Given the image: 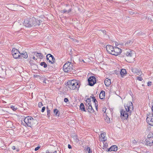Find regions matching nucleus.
Instances as JSON below:
<instances>
[{"mask_svg":"<svg viewBox=\"0 0 153 153\" xmlns=\"http://www.w3.org/2000/svg\"><path fill=\"white\" fill-rule=\"evenodd\" d=\"M125 110L122 109L120 111L121 117L122 119H127L128 115L131 114V111L133 110V104L131 102H128L124 105Z\"/></svg>","mask_w":153,"mask_h":153,"instance_id":"f257e3e1","label":"nucleus"},{"mask_svg":"<svg viewBox=\"0 0 153 153\" xmlns=\"http://www.w3.org/2000/svg\"><path fill=\"white\" fill-rule=\"evenodd\" d=\"M68 87L72 90H78L80 86L79 82L76 80H72L68 82Z\"/></svg>","mask_w":153,"mask_h":153,"instance_id":"f03ea898","label":"nucleus"},{"mask_svg":"<svg viewBox=\"0 0 153 153\" xmlns=\"http://www.w3.org/2000/svg\"><path fill=\"white\" fill-rule=\"evenodd\" d=\"M24 121L26 125L29 127H31L37 124V120L30 116L26 117L24 119Z\"/></svg>","mask_w":153,"mask_h":153,"instance_id":"7ed1b4c3","label":"nucleus"},{"mask_svg":"<svg viewBox=\"0 0 153 153\" xmlns=\"http://www.w3.org/2000/svg\"><path fill=\"white\" fill-rule=\"evenodd\" d=\"M73 69L72 64L69 62H66L63 66V70L65 72H70Z\"/></svg>","mask_w":153,"mask_h":153,"instance_id":"20e7f679","label":"nucleus"},{"mask_svg":"<svg viewBox=\"0 0 153 153\" xmlns=\"http://www.w3.org/2000/svg\"><path fill=\"white\" fill-rule=\"evenodd\" d=\"M12 53L13 56L14 58L17 59L20 57V53L18 50L15 48H13L12 49Z\"/></svg>","mask_w":153,"mask_h":153,"instance_id":"39448f33","label":"nucleus"},{"mask_svg":"<svg viewBox=\"0 0 153 153\" xmlns=\"http://www.w3.org/2000/svg\"><path fill=\"white\" fill-rule=\"evenodd\" d=\"M121 52V50L117 47H114L111 54L117 56Z\"/></svg>","mask_w":153,"mask_h":153,"instance_id":"423d86ee","label":"nucleus"},{"mask_svg":"<svg viewBox=\"0 0 153 153\" xmlns=\"http://www.w3.org/2000/svg\"><path fill=\"white\" fill-rule=\"evenodd\" d=\"M146 121L149 125L153 126V115L152 114H150L147 116Z\"/></svg>","mask_w":153,"mask_h":153,"instance_id":"0eeeda50","label":"nucleus"},{"mask_svg":"<svg viewBox=\"0 0 153 153\" xmlns=\"http://www.w3.org/2000/svg\"><path fill=\"white\" fill-rule=\"evenodd\" d=\"M46 59L50 63L53 64L55 62V59L54 57L50 54H48L47 55Z\"/></svg>","mask_w":153,"mask_h":153,"instance_id":"6e6552de","label":"nucleus"},{"mask_svg":"<svg viewBox=\"0 0 153 153\" xmlns=\"http://www.w3.org/2000/svg\"><path fill=\"white\" fill-rule=\"evenodd\" d=\"M89 85L91 86H93L96 82V79L95 77L91 76L88 79Z\"/></svg>","mask_w":153,"mask_h":153,"instance_id":"1a4fd4ad","label":"nucleus"},{"mask_svg":"<svg viewBox=\"0 0 153 153\" xmlns=\"http://www.w3.org/2000/svg\"><path fill=\"white\" fill-rule=\"evenodd\" d=\"M30 20L32 22V24H31L32 25V27L36 25L39 26L40 25V21L34 18H30Z\"/></svg>","mask_w":153,"mask_h":153,"instance_id":"9d476101","label":"nucleus"},{"mask_svg":"<svg viewBox=\"0 0 153 153\" xmlns=\"http://www.w3.org/2000/svg\"><path fill=\"white\" fill-rule=\"evenodd\" d=\"M114 47L112 46L108 45L106 46V48L107 51L111 54V52L113 51Z\"/></svg>","mask_w":153,"mask_h":153,"instance_id":"9b49d317","label":"nucleus"},{"mask_svg":"<svg viewBox=\"0 0 153 153\" xmlns=\"http://www.w3.org/2000/svg\"><path fill=\"white\" fill-rule=\"evenodd\" d=\"M30 20V18H27L25 19L23 22V24L26 27H30L29 22Z\"/></svg>","mask_w":153,"mask_h":153,"instance_id":"f8f14e48","label":"nucleus"},{"mask_svg":"<svg viewBox=\"0 0 153 153\" xmlns=\"http://www.w3.org/2000/svg\"><path fill=\"white\" fill-rule=\"evenodd\" d=\"M134 54V51L128 50L127 52L125 53L126 56L128 57H131L133 56Z\"/></svg>","mask_w":153,"mask_h":153,"instance_id":"ddd939ff","label":"nucleus"},{"mask_svg":"<svg viewBox=\"0 0 153 153\" xmlns=\"http://www.w3.org/2000/svg\"><path fill=\"white\" fill-rule=\"evenodd\" d=\"M117 149L118 148L117 146H113L108 149V151H116L117 150Z\"/></svg>","mask_w":153,"mask_h":153,"instance_id":"4468645a","label":"nucleus"},{"mask_svg":"<svg viewBox=\"0 0 153 153\" xmlns=\"http://www.w3.org/2000/svg\"><path fill=\"white\" fill-rule=\"evenodd\" d=\"M105 133L104 132L102 133L101 134L100 136V140L102 141H105L106 139L105 137Z\"/></svg>","mask_w":153,"mask_h":153,"instance_id":"2eb2a0df","label":"nucleus"},{"mask_svg":"<svg viewBox=\"0 0 153 153\" xmlns=\"http://www.w3.org/2000/svg\"><path fill=\"white\" fill-rule=\"evenodd\" d=\"M152 139V138H147L146 139V141L147 144L148 145H149V146H152L153 144V140L151 141V140Z\"/></svg>","mask_w":153,"mask_h":153,"instance_id":"dca6fc26","label":"nucleus"},{"mask_svg":"<svg viewBox=\"0 0 153 153\" xmlns=\"http://www.w3.org/2000/svg\"><path fill=\"white\" fill-rule=\"evenodd\" d=\"M86 108L88 111L90 112L93 113L94 111V110L91 104L86 107Z\"/></svg>","mask_w":153,"mask_h":153,"instance_id":"f3484780","label":"nucleus"},{"mask_svg":"<svg viewBox=\"0 0 153 153\" xmlns=\"http://www.w3.org/2000/svg\"><path fill=\"white\" fill-rule=\"evenodd\" d=\"M20 57H22L25 59L27 58L28 57V54L26 52H23L21 53H20Z\"/></svg>","mask_w":153,"mask_h":153,"instance_id":"a211bd4d","label":"nucleus"},{"mask_svg":"<svg viewBox=\"0 0 153 153\" xmlns=\"http://www.w3.org/2000/svg\"><path fill=\"white\" fill-rule=\"evenodd\" d=\"M104 82L105 85L106 86H108L110 85L111 83V80L108 78H106Z\"/></svg>","mask_w":153,"mask_h":153,"instance_id":"6ab92c4d","label":"nucleus"},{"mask_svg":"<svg viewBox=\"0 0 153 153\" xmlns=\"http://www.w3.org/2000/svg\"><path fill=\"white\" fill-rule=\"evenodd\" d=\"M91 104V101L90 98H88L85 101V105L86 106V107Z\"/></svg>","mask_w":153,"mask_h":153,"instance_id":"aec40b11","label":"nucleus"},{"mask_svg":"<svg viewBox=\"0 0 153 153\" xmlns=\"http://www.w3.org/2000/svg\"><path fill=\"white\" fill-rule=\"evenodd\" d=\"M105 92L104 91H102L100 94L99 97L100 99H103L104 98Z\"/></svg>","mask_w":153,"mask_h":153,"instance_id":"412c9836","label":"nucleus"},{"mask_svg":"<svg viewBox=\"0 0 153 153\" xmlns=\"http://www.w3.org/2000/svg\"><path fill=\"white\" fill-rule=\"evenodd\" d=\"M126 70L125 69H122L121 70L120 72V74L121 76L123 77V76L126 74Z\"/></svg>","mask_w":153,"mask_h":153,"instance_id":"4be33fe9","label":"nucleus"},{"mask_svg":"<svg viewBox=\"0 0 153 153\" xmlns=\"http://www.w3.org/2000/svg\"><path fill=\"white\" fill-rule=\"evenodd\" d=\"M92 98L93 99L94 102L95 103V106L96 109L97 110V107L98 106V104L97 103V101L96 99H95V97H92Z\"/></svg>","mask_w":153,"mask_h":153,"instance_id":"5701e85b","label":"nucleus"},{"mask_svg":"<svg viewBox=\"0 0 153 153\" xmlns=\"http://www.w3.org/2000/svg\"><path fill=\"white\" fill-rule=\"evenodd\" d=\"M132 71L134 73L137 74V73H139V74H137V75H141L140 73L139 72V70L138 69H137V68H133V69H132Z\"/></svg>","mask_w":153,"mask_h":153,"instance_id":"b1692460","label":"nucleus"},{"mask_svg":"<svg viewBox=\"0 0 153 153\" xmlns=\"http://www.w3.org/2000/svg\"><path fill=\"white\" fill-rule=\"evenodd\" d=\"M35 55L37 57L40 59H42L43 58V55L41 53H37Z\"/></svg>","mask_w":153,"mask_h":153,"instance_id":"393cba45","label":"nucleus"},{"mask_svg":"<svg viewBox=\"0 0 153 153\" xmlns=\"http://www.w3.org/2000/svg\"><path fill=\"white\" fill-rule=\"evenodd\" d=\"M152 138V139L151 140L152 141L153 140V133L152 132H150L149 133L148 135H147V138Z\"/></svg>","mask_w":153,"mask_h":153,"instance_id":"a878e982","label":"nucleus"},{"mask_svg":"<svg viewBox=\"0 0 153 153\" xmlns=\"http://www.w3.org/2000/svg\"><path fill=\"white\" fill-rule=\"evenodd\" d=\"M80 109L83 111H85V106L83 103H81L80 105Z\"/></svg>","mask_w":153,"mask_h":153,"instance_id":"bb28decb","label":"nucleus"},{"mask_svg":"<svg viewBox=\"0 0 153 153\" xmlns=\"http://www.w3.org/2000/svg\"><path fill=\"white\" fill-rule=\"evenodd\" d=\"M53 113L57 116H59V111L56 109H55L53 110Z\"/></svg>","mask_w":153,"mask_h":153,"instance_id":"cd10ccee","label":"nucleus"},{"mask_svg":"<svg viewBox=\"0 0 153 153\" xmlns=\"http://www.w3.org/2000/svg\"><path fill=\"white\" fill-rule=\"evenodd\" d=\"M40 65L42 66H43L45 68H46L47 66L46 63L44 62H41Z\"/></svg>","mask_w":153,"mask_h":153,"instance_id":"c85d7f7f","label":"nucleus"},{"mask_svg":"<svg viewBox=\"0 0 153 153\" xmlns=\"http://www.w3.org/2000/svg\"><path fill=\"white\" fill-rule=\"evenodd\" d=\"M71 11V9H70L68 11H67L66 10L64 9L63 10H61V12L62 13H65L66 12H68V13H69V12Z\"/></svg>","mask_w":153,"mask_h":153,"instance_id":"c756f323","label":"nucleus"},{"mask_svg":"<svg viewBox=\"0 0 153 153\" xmlns=\"http://www.w3.org/2000/svg\"><path fill=\"white\" fill-rule=\"evenodd\" d=\"M105 121L108 123H110V119L108 117H106L105 118Z\"/></svg>","mask_w":153,"mask_h":153,"instance_id":"7c9ffc66","label":"nucleus"},{"mask_svg":"<svg viewBox=\"0 0 153 153\" xmlns=\"http://www.w3.org/2000/svg\"><path fill=\"white\" fill-rule=\"evenodd\" d=\"M47 115L48 117H49L50 116L51 111L50 110H48V108L47 107Z\"/></svg>","mask_w":153,"mask_h":153,"instance_id":"2f4dec72","label":"nucleus"},{"mask_svg":"<svg viewBox=\"0 0 153 153\" xmlns=\"http://www.w3.org/2000/svg\"><path fill=\"white\" fill-rule=\"evenodd\" d=\"M137 79L140 81H142L143 80V79L142 77H141L140 76H137Z\"/></svg>","mask_w":153,"mask_h":153,"instance_id":"473e14b6","label":"nucleus"},{"mask_svg":"<svg viewBox=\"0 0 153 153\" xmlns=\"http://www.w3.org/2000/svg\"><path fill=\"white\" fill-rule=\"evenodd\" d=\"M103 143V145H104V146H103V149H105V148H106L108 146V144L106 143H105V144H104V143Z\"/></svg>","mask_w":153,"mask_h":153,"instance_id":"72a5a7b5","label":"nucleus"},{"mask_svg":"<svg viewBox=\"0 0 153 153\" xmlns=\"http://www.w3.org/2000/svg\"><path fill=\"white\" fill-rule=\"evenodd\" d=\"M14 111H15L16 109V108H15L14 106H12L10 107Z\"/></svg>","mask_w":153,"mask_h":153,"instance_id":"f704fd0d","label":"nucleus"},{"mask_svg":"<svg viewBox=\"0 0 153 153\" xmlns=\"http://www.w3.org/2000/svg\"><path fill=\"white\" fill-rule=\"evenodd\" d=\"M87 150L89 153H91L92 151L90 150V149L89 147H88L87 149Z\"/></svg>","mask_w":153,"mask_h":153,"instance_id":"c9c22d12","label":"nucleus"},{"mask_svg":"<svg viewBox=\"0 0 153 153\" xmlns=\"http://www.w3.org/2000/svg\"><path fill=\"white\" fill-rule=\"evenodd\" d=\"M43 104L41 102H39L38 104V106L39 107L41 108Z\"/></svg>","mask_w":153,"mask_h":153,"instance_id":"e433bc0d","label":"nucleus"},{"mask_svg":"<svg viewBox=\"0 0 153 153\" xmlns=\"http://www.w3.org/2000/svg\"><path fill=\"white\" fill-rule=\"evenodd\" d=\"M45 107H43L42 108V109L41 110V111L42 112H44V111H45Z\"/></svg>","mask_w":153,"mask_h":153,"instance_id":"4c0bfd02","label":"nucleus"},{"mask_svg":"<svg viewBox=\"0 0 153 153\" xmlns=\"http://www.w3.org/2000/svg\"><path fill=\"white\" fill-rule=\"evenodd\" d=\"M126 43L127 44H131L132 43V42L131 41H129L127 42Z\"/></svg>","mask_w":153,"mask_h":153,"instance_id":"58836bf2","label":"nucleus"},{"mask_svg":"<svg viewBox=\"0 0 153 153\" xmlns=\"http://www.w3.org/2000/svg\"><path fill=\"white\" fill-rule=\"evenodd\" d=\"M40 148V147L39 146H38V147H37L35 149V151H36L37 150H38Z\"/></svg>","mask_w":153,"mask_h":153,"instance_id":"ea45409f","label":"nucleus"},{"mask_svg":"<svg viewBox=\"0 0 153 153\" xmlns=\"http://www.w3.org/2000/svg\"><path fill=\"white\" fill-rule=\"evenodd\" d=\"M68 101V100L67 98H65L64 99V101L65 102H67Z\"/></svg>","mask_w":153,"mask_h":153,"instance_id":"a19ab883","label":"nucleus"},{"mask_svg":"<svg viewBox=\"0 0 153 153\" xmlns=\"http://www.w3.org/2000/svg\"><path fill=\"white\" fill-rule=\"evenodd\" d=\"M32 24V22H31V21L30 20L29 22V25H30V27H32V25H31V24Z\"/></svg>","mask_w":153,"mask_h":153,"instance_id":"79ce46f5","label":"nucleus"},{"mask_svg":"<svg viewBox=\"0 0 153 153\" xmlns=\"http://www.w3.org/2000/svg\"><path fill=\"white\" fill-rule=\"evenodd\" d=\"M151 85V82H148V85L150 86Z\"/></svg>","mask_w":153,"mask_h":153,"instance_id":"37998d69","label":"nucleus"},{"mask_svg":"<svg viewBox=\"0 0 153 153\" xmlns=\"http://www.w3.org/2000/svg\"><path fill=\"white\" fill-rule=\"evenodd\" d=\"M68 147L69 149H71V146L69 144L68 145Z\"/></svg>","mask_w":153,"mask_h":153,"instance_id":"c03bdc74","label":"nucleus"},{"mask_svg":"<svg viewBox=\"0 0 153 153\" xmlns=\"http://www.w3.org/2000/svg\"><path fill=\"white\" fill-rule=\"evenodd\" d=\"M12 149L13 150H14L16 149L15 147L14 146H13L12 147Z\"/></svg>","mask_w":153,"mask_h":153,"instance_id":"a18cd8bd","label":"nucleus"},{"mask_svg":"<svg viewBox=\"0 0 153 153\" xmlns=\"http://www.w3.org/2000/svg\"><path fill=\"white\" fill-rule=\"evenodd\" d=\"M102 111H104V112H105L106 111V109L105 108H103L102 110Z\"/></svg>","mask_w":153,"mask_h":153,"instance_id":"49530a36","label":"nucleus"},{"mask_svg":"<svg viewBox=\"0 0 153 153\" xmlns=\"http://www.w3.org/2000/svg\"><path fill=\"white\" fill-rule=\"evenodd\" d=\"M118 43H115V45H116V46H118Z\"/></svg>","mask_w":153,"mask_h":153,"instance_id":"de8ad7c7","label":"nucleus"},{"mask_svg":"<svg viewBox=\"0 0 153 153\" xmlns=\"http://www.w3.org/2000/svg\"><path fill=\"white\" fill-rule=\"evenodd\" d=\"M75 41H76V42H78L79 41L78 40H77L76 39L75 40Z\"/></svg>","mask_w":153,"mask_h":153,"instance_id":"09e8293b","label":"nucleus"},{"mask_svg":"<svg viewBox=\"0 0 153 153\" xmlns=\"http://www.w3.org/2000/svg\"><path fill=\"white\" fill-rule=\"evenodd\" d=\"M7 123H11L10 122H6V123L7 124Z\"/></svg>","mask_w":153,"mask_h":153,"instance_id":"8fccbe9b","label":"nucleus"},{"mask_svg":"<svg viewBox=\"0 0 153 153\" xmlns=\"http://www.w3.org/2000/svg\"><path fill=\"white\" fill-rule=\"evenodd\" d=\"M33 59H35V58L34 56H33Z\"/></svg>","mask_w":153,"mask_h":153,"instance_id":"3c124183","label":"nucleus"},{"mask_svg":"<svg viewBox=\"0 0 153 153\" xmlns=\"http://www.w3.org/2000/svg\"><path fill=\"white\" fill-rule=\"evenodd\" d=\"M102 32H103V33H105V31L103 30Z\"/></svg>","mask_w":153,"mask_h":153,"instance_id":"603ef678","label":"nucleus"}]
</instances>
